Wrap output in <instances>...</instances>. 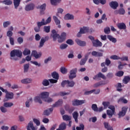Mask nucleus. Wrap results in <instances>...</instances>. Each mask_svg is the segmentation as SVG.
<instances>
[{"label":"nucleus","instance_id":"obj_21","mask_svg":"<svg viewBox=\"0 0 130 130\" xmlns=\"http://www.w3.org/2000/svg\"><path fill=\"white\" fill-rule=\"evenodd\" d=\"M80 31L82 34H85V33H88L89 32V27L84 26L83 27H81L80 29Z\"/></svg>","mask_w":130,"mask_h":130},{"label":"nucleus","instance_id":"obj_37","mask_svg":"<svg viewBox=\"0 0 130 130\" xmlns=\"http://www.w3.org/2000/svg\"><path fill=\"white\" fill-rule=\"evenodd\" d=\"M67 85L68 87L73 88V87L75 86V82H74V81H70V80H67Z\"/></svg>","mask_w":130,"mask_h":130},{"label":"nucleus","instance_id":"obj_22","mask_svg":"<svg viewBox=\"0 0 130 130\" xmlns=\"http://www.w3.org/2000/svg\"><path fill=\"white\" fill-rule=\"evenodd\" d=\"M70 94H71V91L69 92L62 91L58 93L54 94L53 96H66V95H70Z\"/></svg>","mask_w":130,"mask_h":130},{"label":"nucleus","instance_id":"obj_12","mask_svg":"<svg viewBox=\"0 0 130 130\" xmlns=\"http://www.w3.org/2000/svg\"><path fill=\"white\" fill-rule=\"evenodd\" d=\"M107 84V81H101L99 82H98L94 84V88H98V87H100V86H103L104 85H106Z\"/></svg>","mask_w":130,"mask_h":130},{"label":"nucleus","instance_id":"obj_35","mask_svg":"<svg viewBox=\"0 0 130 130\" xmlns=\"http://www.w3.org/2000/svg\"><path fill=\"white\" fill-rule=\"evenodd\" d=\"M104 125L105 128H107V130H113V128H112L111 126L109 125V123H108V122H104Z\"/></svg>","mask_w":130,"mask_h":130},{"label":"nucleus","instance_id":"obj_29","mask_svg":"<svg viewBox=\"0 0 130 130\" xmlns=\"http://www.w3.org/2000/svg\"><path fill=\"white\" fill-rule=\"evenodd\" d=\"M107 38L108 39H109V40H110V41L113 42V43H116V41H117V40H116V39L112 37V36L108 35Z\"/></svg>","mask_w":130,"mask_h":130},{"label":"nucleus","instance_id":"obj_13","mask_svg":"<svg viewBox=\"0 0 130 130\" xmlns=\"http://www.w3.org/2000/svg\"><path fill=\"white\" fill-rule=\"evenodd\" d=\"M63 103V101L61 99L58 100L57 102L55 103V104H53L52 107H58V106H61L62 104Z\"/></svg>","mask_w":130,"mask_h":130},{"label":"nucleus","instance_id":"obj_20","mask_svg":"<svg viewBox=\"0 0 130 130\" xmlns=\"http://www.w3.org/2000/svg\"><path fill=\"white\" fill-rule=\"evenodd\" d=\"M72 116L75 119V122H76V123H78V122H79V121L78 120V117H79V113H78V112L75 111L74 113H73Z\"/></svg>","mask_w":130,"mask_h":130},{"label":"nucleus","instance_id":"obj_55","mask_svg":"<svg viewBox=\"0 0 130 130\" xmlns=\"http://www.w3.org/2000/svg\"><path fill=\"white\" fill-rule=\"evenodd\" d=\"M110 58H111V59H114V60L120 59V57H119V56H118L116 55H112V56L110 57Z\"/></svg>","mask_w":130,"mask_h":130},{"label":"nucleus","instance_id":"obj_25","mask_svg":"<svg viewBox=\"0 0 130 130\" xmlns=\"http://www.w3.org/2000/svg\"><path fill=\"white\" fill-rule=\"evenodd\" d=\"M64 20H74V15L68 13L64 16Z\"/></svg>","mask_w":130,"mask_h":130},{"label":"nucleus","instance_id":"obj_44","mask_svg":"<svg viewBox=\"0 0 130 130\" xmlns=\"http://www.w3.org/2000/svg\"><path fill=\"white\" fill-rule=\"evenodd\" d=\"M44 31L46 33H49L50 32V26H44Z\"/></svg>","mask_w":130,"mask_h":130},{"label":"nucleus","instance_id":"obj_45","mask_svg":"<svg viewBox=\"0 0 130 130\" xmlns=\"http://www.w3.org/2000/svg\"><path fill=\"white\" fill-rule=\"evenodd\" d=\"M105 109H106L109 105H110V103L109 102H103L102 103Z\"/></svg>","mask_w":130,"mask_h":130},{"label":"nucleus","instance_id":"obj_4","mask_svg":"<svg viewBox=\"0 0 130 130\" xmlns=\"http://www.w3.org/2000/svg\"><path fill=\"white\" fill-rule=\"evenodd\" d=\"M78 72V69L77 68L73 69L70 72L69 79L70 80H73L74 78L77 77V72Z\"/></svg>","mask_w":130,"mask_h":130},{"label":"nucleus","instance_id":"obj_3","mask_svg":"<svg viewBox=\"0 0 130 130\" xmlns=\"http://www.w3.org/2000/svg\"><path fill=\"white\" fill-rule=\"evenodd\" d=\"M128 107L127 106L123 107L121 109V111L119 112L118 115L119 118H121V117H123L126 114V112H127V109Z\"/></svg>","mask_w":130,"mask_h":130},{"label":"nucleus","instance_id":"obj_6","mask_svg":"<svg viewBox=\"0 0 130 130\" xmlns=\"http://www.w3.org/2000/svg\"><path fill=\"white\" fill-rule=\"evenodd\" d=\"M48 40H49V37L48 36L45 37V38H42L40 42L39 47H43V45H44V43H45L46 41H48Z\"/></svg>","mask_w":130,"mask_h":130},{"label":"nucleus","instance_id":"obj_41","mask_svg":"<svg viewBox=\"0 0 130 130\" xmlns=\"http://www.w3.org/2000/svg\"><path fill=\"white\" fill-rule=\"evenodd\" d=\"M91 109H92L94 112H98V107L96 104H93L92 105Z\"/></svg>","mask_w":130,"mask_h":130},{"label":"nucleus","instance_id":"obj_1","mask_svg":"<svg viewBox=\"0 0 130 130\" xmlns=\"http://www.w3.org/2000/svg\"><path fill=\"white\" fill-rule=\"evenodd\" d=\"M51 36L52 37L53 41H56V40L58 38V42H59V43H61V42H63V41L66 40L67 34L66 32H62L60 36L57 34H55L54 35H51Z\"/></svg>","mask_w":130,"mask_h":130},{"label":"nucleus","instance_id":"obj_58","mask_svg":"<svg viewBox=\"0 0 130 130\" xmlns=\"http://www.w3.org/2000/svg\"><path fill=\"white\" fill-rule=\"evenodd\" d=\"M66 43L69 45H74V41L72 39H69L67 41Z\"/></svg>","mask_w":130,"mask_h":130},{"label":"nucleus","instance_id":"obj_32","mask_svg":"<svg viewBox=\"0 0 130 130\" xmlns=\"http://www.w3.org/2000/svg\"><path fill=\"white\" fill-rule=\"evenodd\" d=\"M52 78L53 79H55V80H58L59 78V75H58V73H57L56 72H54L51 74Z\"/></svg>","mask_w":130,"mask_h":130},{"label":"nucleus","instance_id":"obj_23","mask_svg":"<svg viewBox=\"0 0 130 130\" xmlns=\"http://www.w3.org/2000/svg\"><path fill=\"white\" fill-rule=\"evenodd\" d=\"M13 4L15 9L17 10L21 4V0H13Z\"/></svg>","mask_w":130,"mask_h":130},{"label":"nucleus","instance_id":"obj_26","mask_svg":"<svg viewBox=\"0 0 130 130\" xmlns=\"http://www.w3.org/2000/svg\"><path fill=\"white\" fill-rule=\"evenodd\" d=\"M27 130H35V127H34V125H33V122L30 121L29 123L28 124L27 126Z\"/></svg>","mask_w":130,"mask_h":130},{"label":"nucleus","instance_id":"obj_64","mask_svg":"<svg viewBox=\"0 0 130 130\" xmlns=\"http://www.w3.org/2000/svg\"><path fill=\"white\" fill-rule=\"evenodd\" d=\"M7 36L8 37H9V38H11L12 36H13V32L11 30H8L7 32Z\"/></svg>","mask_w":130,"mask_h":130},{"label":"nucleus","instance_id":"obj_51","mask_svg":"<svg viewBox=\"0 0 130 130\" xmlns=\"http://www.w3.org/2000/svg\"><path fill=\"white\" fill-rule=\"evenodd\" d=\"M60 72L62 74H67V73H68V70L64 67H61L60 68Z\"/></svg>","mask_w":130,"mask_h":130},{"label":"nucleus","instance_id":"obj_31","mask_svg":"<svg viewBox=\"0 0 130 130\" xmlns=\"http://www.w3.org/2000/svg\"><path fill=\"white\" fill-rule=\"evenodd\" d=\"M50 2L52 6H57V5L60 3L61 0H50Z\"/></svg>","mask_w":130,"mask_h":130},{"label":"nucleus","instance_id":"obj_5","mask_svg":"<svg viewBox=\"0 0 130 130\" xmlns=\"http://www.w3.org/2000/svg\"><path fill=\"white\" fill-rule=\"evenodd\" d=\"M86 103V100H75L72 102V105L73 106H79V105H82L83 104H85Z\"/></svg>","mask_w":130,"mask_h":130},{"label":"nucleus","instance_id":"obj_48","mask_svg":"<svg viewBox=\"0 0 130 130\" xmlns=\"http://www.w3.org/2000/svg\"><path fill=\"white\" fill-rule=\"evenodd\" d=\"M118 102H122V103H124V104H126V103H127V100L124 99V98L122 97L120 99H119Z\"/></svg>","mask_w":130,"mask_h":130},{"label":"nucleus","instance_id":"obj_50","mask_svg":"<svg viewBox=\"0 0 130 130\" xmlns=\"http://www.w3.org/2000/svg\"><path fill=\"white\" fill-rule=\"evenodd\" d=\"M29 70V64H25L24 65V72L27 73Z\"/></svg>","mask_w":130,"mask_h":130},{"label":"nucleus","instance_id":"obj_40","mask_svg":"<svg viewBox=\"0 0 130 130\" xmlns=\"http://www.w3.org/2000/svg\"><path fill=\"white\" fill-rule=\"evenodd\" d=\"M130 81V77L129 76H125L123 79V83L124 84H127L128 82Z\"/></svg>","mask_w":130,"mask_h":130},{"label":"nucleus","instance_id":"obj_10","mask_svg":"<svg viewBox=\"0 0 130 130\" xmlns=\"http://www.w3.org/2000/svg\"><path fill=\"white\" fill-rule=\"evenodd\" d=\"M92 45L94 47H101L102 43L99 40H94V41H92Z\"/></svg>","mask_w":130,"mask_h":130},{"label":"nucleus","instance_id":"obj_49","mask_svg":"<svg viewBox=\"0 0 130 130\" xmlns=\"http://www.w3.org/2000/svg\"><path fill=\"white\" fill-rule=\"evenodd\" d=\"M85 129V125L83 124H80L79 126L76 127V130H84Z\"/></svg>","mask_w":130,"mask_h":130},{"label":"nucleus","instance_id":"obj_62","mask_svg":"<svg viewBox=\"0 0 130 130\" xmlns=\"http://www.w3.org/2000/svg\"><path fill=\"white\" fill-rule=\"evenodd\" d=\"M33 121L37 125H40V121L37 119H34Z\"/></svg>","mask_w":130,"mask_h":130},{"label":"nucleus","instance_id":"obj_36","mask_svg":"<svg viewBox=\"0 0 130 130\" xmlns=\"http://www.w3.org/2000/svg\"><path fill=\"white\" fill-rule=\"evenodd\" d=\"M32 102H33V100L32 98H30L25 103L26 107H30V103H32Z\"/></svg>","mask_w":130,"mask_h":130},{"label":"nucleus","instance_id":"obj_46","mask_svg":"<svg viewBox=\"0 0 130 130\" xmlns=\"http://www.w3.org/2000/svg\"><path fill=\"white\" fill-rule=\"evenodd\" d=\"M113 113H114V112H113V111H111L110 110H108L107 111V114L109 115V117L110 118L111 117H112V116L113 115Z\"/></svg>","mask_w":130,"mask_h":130},{"label":"nucleus","instance_id":"obj_52","mask_svg":"<svg viewBox=\"0 0 130 130\" xmlns=\"http://www.w3.org/2000/svg\"><path fill=\"white\" fill-rule=\"evenodd\" d=\"M23 41H24V40L23 39L22 37H20L17 38V42L18 43H19V44H22Z\"/></svg>","mask_w":130,"mask_h":130},{"label":"nucleus","instance_id":"obj_42","mask_svg":"<svg viewBox=\"0 0 130 130\" xmlns=\"http://www.w3.org/2000/svg\"><path fill=\"white\" fill-rule=\"evenodd\" d=\"M14 106V104L13 103H9V102H7V103H5L4 104V107H12V106Z\"/></svg>","mask_w":130,"mask_h":130},{"label":"nucleus","instance_id":"obj_17","mask_svg":"<svg viewBox=\"0 0 130 130\" xmlns=\"http://www.w3.org/2000/svg\"><path fill=\"white\" fill-rule=\"evenodd\" d=\"M114 14L115 15H117V14H119V15H124V14H125V11L123 8H121L119 10H115Z\"/></svg>","mask_w":130,"mask_h":130},{"label":"nucleus","instance_id":"obj_60","mask_svg":"<svg viewBox=\"0 0 130 130\" xmlns=\"http://www.w3.org/2000/svg\"><path fill=\"white\" fill-rule=\"evenodd\" d=\"M0 110L3 113H6V112H8V110L7 109V108H5V107H1Z\"/></svg>","mask_w":130,"mask_h":130},{"label":"nucleus","instance_id":"obj_24","mask_svg":"<svg viewBox=\"0 0 130 130\" xmlns=\"http://www.w3.org/2000/svg\"><path fill=\"white\" fill-rule=\"evenodd\" d=\"M37 25L38 26L35 27L34 28V30L35 31V32H40L41 30V26H42V24H41L40 23H38L37 22Z\"/></svg>","mask_w":130,"mask_h":130},{"label":"nucleus","instance_id":"obj_16","mask_svg":"<svg viewBox=\"0 0 130 130\" xmlns=\"http://www.w3.org/2000/svg\"><path fill=\"white\" fill-rule=\"evenodd\" d=\"M40 96L42 99H44V100L45 101L47 98H48V97H49V92H43L40 94Z\"/></svg>","mask_w":130,"mask_h":130},{"label":"nucleus","instance_id":"obj_53","mask_svg":"<svg viewBox=\"0 0 130 130\" xmlns=\"http://www.w3.org/2000/svg\"><path fill=\"white\" fill-rule=\"evenodd\" d=\"M104 31L105 32V34H109V33H110V28L108 27L105 28Z\"/></svg>","mask_w":130,"mask_h":130},{"label":"nucleus","instance_id":"obj_18","mask_svg":"<svg viewBox=\"0 0 130 130\" xmlns=\"http://www.w3.org/2000/svg\"><path fill=\"white\" fill-rule=\"evenodd\" d=\"M75 41L77 44H78V45H79V46H86V42L85 41H81V40L79 39H76Z\"/></svg>","mask_w":130,"mask_h":130},{"label":"nucleus","instance_id":"obj_38","mask_svg":"<svg viewBox=\"0 0 130 130\" xmlns=\"http://www.w3.org/2000/svg\"><path fill=\"white\" fill-rule=\"evenodd\" d=\"M53 19L56 24V25H60V20L57 18L55 16H53Z\"/></svg>","mask_w":130,"mask_h":130},{"label":"nucleus","instance_id":"obj_19","mask_svg":"<svg viewBox=\"0 0 130 130\" xmlns=\"http://www.w3.org/2000/svg\"><path fill=\"white\" fill-rule=\"evenodd\" d=\"M31 55H32L34 57H35V58L37 59L41 57V53H39L38 54V53L36 51H32L31 52Z\"/></svg>","mask_w":130,"mask_h":130},{"label":"nucleus","instance_id":"obj_57","mask_svg":"<svg viewBox=\"0 0 130 130\" xmlns=\"http://www.w3.org/2000/svg\"><path fill=\"white\" fill-rule=\"evenodd\" d=\"M95 89H92L90 91H85L84 92V95H90V94H92V93L95 92Z\"/></svg>","mask_w":130,"mask_h":130},{"label":"nucleus","instance_id":"obj_56","mask_svg":"<svg viewBox=\"0 0 130 130\" xmlns=\"http://www.w3.org/2000/svg\"><path fill=\"white\" fill-rule=\"evenodd\" d=\"M9 40L11 45H15V40L14 39V38H9Z\"/></svg>","mask_w":130,"mask_h":130},{"label":"nucleus","instance_id":"obj_30","mask_svg":"<svg viewBox=\"0 0 130 130\" xmlns=\"http://www.w3.org/2000/svg\"><path fill=\"white\" fill-rule=\"evenodd\" d=\"M88 55H85V57L84 58L82 59L80 61V66H84L85 63H86V61H87L88 59Z\"/></svg>","mask_w":130,"mask_h":130},{"label":"nucleus","instance_id":"obj_11","mask_svg":"<svg viewBox=\"0 0 130 130\" xmlns=\"http://www.w3.org/2000/svg\"><path fill=\"white\" fill-rule=\"evenodd\" d=\"M109 6L113 10H116L118 7V3L116 1H112L109 3Z\"/></svg>","mask_w":130,"mask_h":130},{"label":"nucleus","instance_id":"obj_61","mask_svg":"<svg viewBox=\"0 0 130 130\" xmlns=\"http://www.w3.org/2000/svg\"><path fill=\"white\" fill-rule=\"evenodd\" d=\"M9 25H11V22H10V21H6L4 22L3 23V26L4 28H7L8 26H9Z\"/></svg>","mask_w":130,"mask_h":130},{"label":"nucleus","instance_id":"obj_63","mask_svg":"<svg viewBox=\"0 0 130 130\" xmlns=\"http://www.w3.org/2000/svg\"><path fill=\"white\" fill-rule=\"evenodd\" d=\"M67 47H68V45L66 44H62L60 46V49H66V48H67Z\"/></svg>","mask_w":130,"mask_h":130},{"label":"nucleus","instance_id":"obj_15","mask_svg":"<svg viewBox=\"0 0 130 130\" xmlns=\"http://www.w3.org/2000/svg\"><path fill=\"white\" fill-rule=\"evenodd\" d=\"M91 55L92 56H95V57H100L101 56H103V53L93 51L91 52Z\"/></svg>","mask_w":130,"mask_h":130},{"label":"nucleus","instance_id":"obj_59","mask_svg":"<svg viewBox=\"0 0 130 130\" xmlns=\"http://www.w3.org/2000/svg\"><path fill=\"white\" fill-rule=\"evenodd\" d=\"M123 74L124 72L123 71H119L116 73V76L117 77H122L123 76Z\"/></svg>","mask_w":130,"mask_h":130},{"label":"nucleus","instance_id":"obj_27","mask_svg":"<svg viewBox=\"0 0 130 130\" xmlns=\"http://www.w3.org/2000/svg\"><path fill=\"white\" fill-rule=\"evenodd\" d=\"M22 84H29L32 82V79L29 78H25L21 80V81Z\"/></svg>","mask_w":130,"mask_h":130},{"label":"nucleus","instance_id":"obj_39","mask_svg":"<svg viewBox=\"0 0 130 130\" xmlns=\"http://www.w3.org/2000/svg\"><path fill=\"white\" fill-rule=\"evenodd\" d=\"M3 3L6 6H11L13 4V2L11 0H4Z\"/></svg>","mask_w":130,"mask_h":130},{"label":"nucleus","instance_id":"obj_8","mask_svg":"<svg viewBox=\"0 0 130 130\" xmlns=\"http://www.w3.org/2000/svg\"><path fill=\"white\" fill-rule=\"evenodd\" d=\"M6 93L5 97L7 100H10V99H13L14 98V93L13 92H8V90L4 92Z\"/></svg>","mask_w":130,"mask_h":130},{"label":"nucleus","instance_id":"obj_33","mask_svg":"<svg viewBox=\"0 0 130 130\" xmlns=\"http://www.w3.org/2000/svg\"><path fill=\"white\" fill-rule=\"evenodd\" d=\"M59 128L61 130H64L67 128V124L66 122H62L59 126Z\"/></svg>","mask_w":130,"mask_h":130},{"label":"nucleus","instance_id":"obj_43","mask_svg":"<svg viewBox=\"0 0 130 130\" xmlns=\"http://www.w3.org/2000/svg\"><path fill=\"white\" fill-rule=\"evenodd\" d=\"M30 53H31V51L27 48H25L23 52V54H24V55H28L30 54Z\"/></svg>","mask_w":130,"mask_h":130},{"label":"nucleus","instance_id":"obj_14","mask_svg":"<svg viewBox=\"0 0 130 130\" xmlns=\"http://www.w3.org/2000/svg\"><path fill=\"white\" fill-rule=\"evenodd\" d=\"M117 26L120 30H125L126 29V25L125 23H119L117 24Z\"/></svg>","mask_w":130,"mask_h":130},{"label":"nucleus","instance_id":"obj_28","mask_svg":"<svg viewBox=\"0 0 130 130\" xmlns=\"http://www.w3.org/2000/svg\"><path fill=\"white\" fill-rule=\"evenodd\" d=\"M63 120H65L66 121H70V120H72V116H69L68 115H64L62 116Z\"/></svg>","mask_w":130,"mask_h":130},{"label":"nucleus","instance_id":"obj_34","mask_svg":"<svg viewBox=\"0 0 130 130\" xmlns=\"http://www.w3.org/2000/svg\"><path fill=\"white\" fill-rule=\"evenodd\" d=\"M34 101L36 103H39L40 104H42V101L41 100V97L40 96H36L34 98Z\"/></svg>","mask_w":130,"mask_h":130},{"label":"nucleus","instance_id":"obj_7","mask_svg":"<svg viewBox=\"0 0 130 130\" xmlns=\"http://www.w3.org/2000/svg\"><path fill=\"white\" fill-rule=\"evenodd\" d=\"M34 8H35V5L33 3H30L25 6V10L27 12H29L30 11H33Z\"/></svg>","mask_w":130,"mask_h":130},{"label":"nucleus","instance_id":"obj_54","mask_svg":"<svg viewBox=\"0 0 130 130\" xmlns=\"http://www.w3.org/2000/svg\"><path fill=\"white\" fill-rule=\"evenodd\" d=\"M42 84L43 85V86H49V81H48V80L45 79L43 80Z\"/></svg>","mask_w":130,"mask_h":130},{"label":"nucleus","instance_id":"obj_2","mask_svg":"<svg viewBox=\"0 0 130 130\" xmlns=\"http://www.w3.org/2000/svg\"><path fill=\"white\" fill-rule=\"evenodd\" d=\"M10 55L11 57H14V56H17L21 58L22 57V51L19 50H13L10 53Z\"/></svg>","mask_w":130,"mask_h":130},{"label":"nucleus","instance_id":"obj_47","mask_svg":"<svg viewBox=\"0 0 130 130\" xmlns=\"http://www.w3.org/2000/svg\"><path fill=\"white\" fill-rule=\"evenodd\" d=\"M37 9H40V10H45L46 9V4H43V5H41L40 6H38Z\"/></svg>","mask_w":130,"mask_h":130},{"label":"nucleus","instance_id":"obj_9","mask_svg":"<svg viewBox=\"0 0 130 130\" xmlns=\"http://www.w3.org/2000/svg\"><path fill=\"white\" fill-rule=\"evenodd\" d=\"M99 78H101L103 80H106V77L101 72H99L97 75H95L93 77V80H98Z\"/></svg>","mask_w":130,"mask_h":130}]
</instances>
